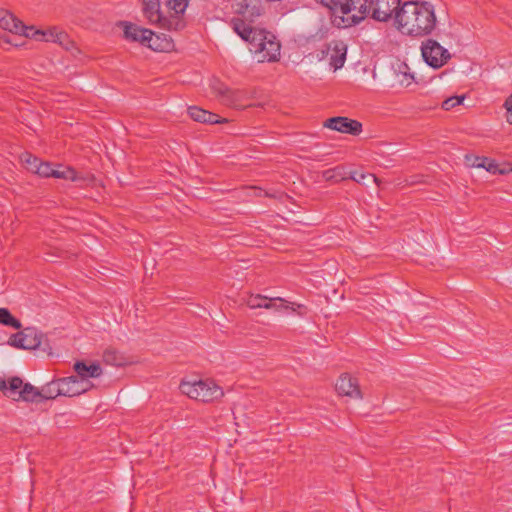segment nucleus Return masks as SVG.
<instances>
[{
	"label": "nucleus",
	"mask_w": 512,
	"mask_h": 512,
	"mask_svg": "<svg viewBox=\"0 0 512 512\" xmlns=\"http://www.w3.org/2000/svg\"><path fill=\"white\" fill-rule=\"evenodd\" d=\"M353 17L346 18L347 24L355 26L366 17L378 22H387L395 18L396 11L401 7V0H358Z\"/></svg>",
	"instance_id": "20e7f679"
},
{
	"label": "nucleus",
	"mask_w": 512,
	"mask_h": 512,
	"mask_svg": "<svg viewBox=\"0 0 512 512\" xmlns=\"http://www.w3.org/2000/svg\"><path fill=\"white\" fill-rule=\"evenodd\" d=\"M217 95L220 96L223 104L231 107L242 108L243 101L247 98V92L244 90H233L222 85L214 87Z\"/></svg>",
	"instance_id": "f8f14e48"
},
{
	"label": "nucleus",
	"mask_w": 512,
	"mask_h": 512,
	"mask_svg": "<svg viewBox=\"0 0 512 512\" xmlns=\"http://www.w3.org/2000/svg\"><path fill=\"white\" fill-rule=\"evenodd\" d=\"M63 396L74 397L87 392L93 387L91 382L79 380L78 376H69L59 379Z\"/></svg>",
	"instance_id": "9b49d317"
},
{
	"label": "nucleus",
	"mask_w": 512,
	"mask_h": 512,
	"mask_svg": "<svg viewBox=\"0 0 512 512\" xmlns=\"http://www.w3.org/2000/svg\"><path fill=\"white\" fill-rule=\"evenodd\" d=\"M298 314H299V315H303V314H304V312H302V311H298Z\"/></svg>",
	"instance_id": "58836bf2"
},
{
	"label": "nucleus",
	"mask_w": 512,
	"mask_h": 512,
	"mask_svg": "<svg viewBox=\"0 0 512 512\" xmlns=\"http://www.w3.org/2000/svg\"><path fill=\"white\" fill-rule=\"evenodd\" d=\"M103 362L107 365L121 367L130 363L129 359L115 348H106L102 355Z\"/></svg>",
	"instance_id": "412c9836"
},
{
	"label": "nucleus",
	"mask_w": 512,
	"mask_h": 512,
	"mask_svg": "<svg viewBox=\"0 0 512 512\" xmlns=\"http://www.w3.org/2000/svg\"><path fill=\"white\" fill-rule=\"evenodd\" d=\"M0 28L10 33L17 34L23 28V23L10 11L0 9Z\"/></svg>",
	"instance_id": "f3484780"
},
{
	"label": "nucleus",
	"mask_w": 512,
	"mask_h": 512,
	"mask_svg": "<svg viewBox=\"0 0 512 512\" xmlns=\"http://www.w3.org/2000/svg\"><path fill=\"white\" fill-rule=\"evenodd\" d=\"M504 107L506 108V120L512 124V94L506 99Z\"/></svg>",
	"instance_id": "c9c22d12"
},
{
	"label": "nucleus",
	"mask_w": 512,
	"mask_h": 512,
	"mask_svg": "<svg viewBox=\"0 0 512 512\" xmlns=\"http://www.w3.org/2000/svg\"><path fill=\"white\" fill-rule=\"evenodd\" d=\"M420 50L425 63L434 69L443 67L451 59L450 52L429 37L421 43Z\"/></svg>",
	"instance_id": "0eeeda50"
},
{
	"label": "nucleus",
	"mask_w": 512,
	"mask_h": 512,
	"mask_svg": "<svg viewBox=\"0 0 512 512\" xmlns=\"http://www.w3.org/2000/svg\"><path fill=\"white\" fill-rule=\"evenodd\" d=\"M44 335L42 332L33 327H27L22 331L13 334L9 339V344L16 348L32 350L38 348Z\"/></svg>",
	"instance_id": "6e6552de"
},
{
	"label": "nucleus",
	"mask_w": 512,
	"mask_h": 512,
	"mask_svg": "<svg viewBox=\"0 0 512 512\" xmlns=\"http://www.w3.org/2000/svg\"><path fill=\"white\" fill-rule=\"evenodd\" d=\"M323 177L325 180H335L338 181L343 179L342 175L337 172V169H329L323 172Z\"/></svg>",
	"instance_id": "f704fd0d"
},
{
	"label": "nucleus",
	"mask_w": 512,
	"mask_h": 512,
	"mask_svg": "<svg viewBox=\"0 0 512 512\" xmlns=\"http://www.w3.org/2000/svg\"><path fill=\"white\" fill-rule=\"evenodd\" d=\"M509 173H512V163L504 166L503 168H499V166L497 165V173L496 174L506 175Z\"/></svg>",
	"instance_id": "e433bc0d"
},
{
	"label": "nucleus",
	"mask_w": 512,
	"mask_h": 512,
	"mask_svg": "<svg viewBox=\"0 0 512 512\" xmlns=\"http://www.w3.org/2000/svg\"><path fill=\"white\" fill-rule=\"evenodd\" d=\"M324 127L350 135H359L362 132V124L347 117L337 116L327 119Z\"/></svg>",
	"instance_id": "9d476101"
},
{
	"label": "nucleus",
	"mask_w": 512,
	"mask_h": 512,
	"mask_svg": "<svg viewBox=\"0 0 512 512\" xmlns=\"http://www.w3.org/2000/svg\"><path fill=\"white\" fill-rule=\"evenodd\" d=\"M0 323L5 326L13 327L14 329H20L21 323L16 319L10 311L6 308H0Z\"/></svg>",
	"instance_id": "393cba45"
},
{
	"label": "nucleus",
	"mask_w": 512,
	"mask_h": 512,
	"mask_svg": "<svg viewBox=\"0 0 512 512\" xmlns=\"http://www.w3.org/2000/svg\"><path fill=\"white\" fill-rule=\"evenodd\" d=\"M53 169L54 168L49 163L41 162L39 160V164L36 165V168L33 171V173H36L42 177H51L53 174Z\"/></svg>",
	"instance_id": "c85d7f7f"
},
{
	"label": "nucleus",
	"mask_w": 512,
	"mask_h": 512,
	"mask_svg": "<svg viewBox=\"0 0 512 512\" xmlns=\"http://www.w3.org/2000/svg\"><path fill=\"white\" fill-rule=\"evenodd\" d=\"M60 30L58 27H49L45 30L40 29V32H36V35L39 36L38 41L55 43Z\"/></svg>",
	"instance_id": "bb28decb"
},
{
	"label": "nucleus",
	"mask_w": 512,
	"mask_h": 512,
	"mask_svg": "<svg viewBox=\"0 0 512 512\" xmlns=\"http://www.w3.org/2000/svg\"><path fill=\"white\" fill-rule=\"evenodd\" d=\"M170 14L165 16L161 11L160 0H141L143 17L148 24L167 31H181L186 22L183 17L188 7L189 0H165Z\"/></svg>",
	"instance_id": "7ed1b4c3"
},
{
	"label": "nucleus",
	"mask_w": 512,
	"mask_h": 512,
	"mask_svg": "<svg viewBox=\"0 0 512 512\" xmlns=\"http://www.w3.org/2000/svg\"><path fill=\"white\" fill-rule=\"evenodd\" d=\"M350 178L355 182L362 185H369L370 183H378V178L370 173H363L361 171H354L351 173Z\"/></svg>",
	"instance_id": "a878e982"
},
{
	"label": "nucleus",
	"mask_w": 512,
	"mask_h": 512,
	"mask_svg": "<svg viewBox=\"0 0 512 512\" xmlns=\"http://www.w3.org/2000/svg\"><path fill=\"white\" fill-rule=\"evenodd\" d=\"M58 396H63L59 379L47 383L45 386L42 387L40 391L38 390L37 400L40 398L47 400L55 399Z\"/></svg>",
	"instance_id": "5701e85b"
},
{
	"label": "nucleus",
	"mask_w": 512,
	"mask_h": 512,
	"mask_svg": "<svg viewBox=\"0 0 512 512\" xmlns=\"http://www.w3.org/2000/svg\"><path fill=\"white\" fill-rule=\"evenodd\" d=\"M264 309H275L277 311H280L282 309H291L293 311L306 309V307L302 304H296L293 302H288L283 298L277 297V298H265L264 302Z\"/></svg>",
	"instance_id": "4be33fe9"
},
{
	"label": "nucleus",
	"mask_w": 512,
	"mask_h": 512,
	"mask_svg": "<svg viewBox=\"0 0 512 512\" xmlns=\"http://www.w3.org/2000/svg\"><path fill=\"white\" fill-rule=\"evenodd\" d=\"M464 99V96H452L450 98H447L442 102V108L447 111L451 110L454 107L461 105Z\"/></svg>",
	"instance_id": "7c9ffc66"
},
{
	"label": "nucleus",
	"mask_w": 512,
	"mask_h": 512,
	"mask_svg": "<svg viewBox=\"0 0 512 512\" xmlns=\"http://www.w3.org/2000/svg\"><path fill=\"white\" fill-rule=\"evenodd\" d=\"M395 27L401 34L412 38L434 35L438 27L435 6L429 1H405L396 11Z\"/></svg>",
	"instance_id": "f257e3e1"
},
{
	"label": "nucleus",
	"mask_w": 512,
	"mask_h": 512,
	"mask_svg": "<svg viewBox=\"0 0 512 512\" xmlns=\"http://www.w3.org/2000/svg\"><path fill=\"white\" fill-rule=\"evenodd\" d=\"M144 45H146L147 47H149L150 49H152L154 51H159V52L170 51L174 46L173 41L169 36H167L166 34H163V33L156 34L152 30H151V35L147 36V40Z\"/></svg>",
	"instance_id": "2eb2a0df"
},
{
	"label": "nucleus",
	"mask_w": 512,
	"mask_h": 512,
	"mask_svg": "<svg viewBox=\"0 0 512 512\" xmlns=\"http://www.w3.org/2000/svg\"><path fill=\"white\" fill-rule=\"evenodd\" d=\"M51 177L76 181V172L69 167H58L53 169Z\"/></svg>",
	"instance_id": "cd10ccee"
},
{
	"label": "nucleus",
	"mask_w": 512,
	"mask_h": 512,
	"mask_svg": "<svg viewBox=\"0 0 512 512\" xmlns=\"http://www.w3.org/2000/svg\"><path fill=\"white\" fill-rule=\"evenodd\" d=\"M398 77H399L400 85L405 86V87H408L409 85H411L414 82L413 74H411L410 72H407V71H403V72L401 71L398 74Z\"/></svg>",
	"instance_id": "72a5a7b5"
},
{
	"label": "nucleus",
	"mask_w": 512,
	"mask_h": 512,
	"mask_svg": "<svg viewBox=\"0 0 512 512\" xmlns=\"http://www.w3.org/2000/svg\"><path fill=\"white\" fill-rule=\"evenodd\" d=\"M266 296L262 295H251L246 303L251 309L263 308Z\"/></svg>",
	"instance_id": "2f4dec72"
},
{
	"label": "nucleus",
	"mask_w": 512,
	"mask_h": 512,
	"mask_svg": "<svg viewBox=\"0 0 512 512\" xmlns=\"http://www.w3.org/2000/svg\"><path fill=\"white\" fill-rule=\"evenodd\" d=\"M188 114L194 121L201 123L215 124L226 121L225 119L221 120L217 114L211 113L196 106L189 107Z\"/></svg>",
	"instance_id": "6ab92c4d"
},
{
	"label": "nucleus",
	"mask_w": 512,
	"mask_h": 512,
	"mask_svg": "<svg viewBox=\"0 0 512 512\" xmlns=\"http://www.w3.org/2000/svg\"><path fill=\"white\" fill-rule=\"evenodd\" d=\"M36 32H40V29H35L33 26H26L23 24V28L16 35H22L38 41L39 36L36 35Z\"/></svg>",
	"instance_id": "473e14b6"
},
{
	"label": "nucleus",
	"mask_w": 512,
	"mask_h": 512,
	"mask_svg": "<svg viewBox=\"0 0 512 512\" xmlns=\"http://www.w3.org/2000/svg\"><path fill=\"white\" fill-rule=\"evenodd\" d=\"M336 390L340 395L348 396L355 399H361L362 393L356 378L348 374L339 377L336 383Z\"/></svg>",
	"instance_id": "4468645a"
},
{
	"label": "nucleus",
	"mask_w": 512,
	"mask_h": 512,
	"mask_svg": "<svg viewBox=\"0 0 512 512\" xmlns=\"http://www.w3.org/2000/svg\"><path fill=\"white\" fill-rule=\"evenodd\" d=\"M74 370L77 373L79 380H85L91 382L89 378H97L102 374V368L98 363H91L87 365L83 361H77L74 364Z\"/></svg>",
	"instance_id": "dca6fc26"
},
{
	"label": "nucleus",
	"mask_w": 512,
	"mask_h": 512,
	"mask_svg": "<svg viewBox=\"0 0 512 512\" xmlns=\"http://www.w3.org/2000/svg\"><path fill=\"white\" fill-rule=\"evenodd\" d=\"M327 54L330 65L335 70L340 69L346 60L347 46L343 41L333 40L327 46Z\"/></svg>",
	"instance_id": "ddd939ff"
},
{
	"label": "nucleus",
	"mask_w": 512,
	"mask_h": 512,
	"mask_svg": "<svg viewBox=\"0 0 512 512\" xmlns=\"http://www.w3.org/2000/svg\"><path fill=\"white\" fill-rule=\"evenodd\" d=\"M0 43L12 44L9 37L0 33Z\"/></svg>",
	"instance_id": "4c0bfd02"
},
{
	"label": "nucleus",
	"mask_w": 512,
	"mask_h": 512,
	"mask_svg": "<svg viewBox=\"0 0 512 512\" xmlns=\"http://www.w3.org/2000/svg\"><path fill=\"white\" fill-rule=\"evenodd\" d=\"M55 43H58L61 47L67 51H70L72 54L79 52V49L75 46L74 41L70 39L68 34L63 30H60Z\"/></svg>",
	"instance_id": "b1692460"
},
{
	"label": "nucleus",
	"mask_w": 512,
	"mask_h": 512,
	"mask_svg": "<svg viewBox=\"0 0 512 512\" xmlns=\"http://www.w3.org/2000/svg\"><path fill=\"white\" fill-rule=\"evenodd\" d=\"M180 390L191 399L213 402L224 396L223 389L213 380L182 381Z\"/></svg>",
	"instance_id": "39448f33"
},
{
	"label": "nucleus",
	"mask_w": 512,
	"mask_h": 512,
	"mask_svg": "<svg viewBox=\"0 0 512 512\" xmlns=\"http://www.w3.org/2000/svg\"><path fill=\"white\" fill-rule=\"evenodd\" d=\"M0 391L15 401H37L38 389L29 383H23L19 377H12L9 381L0 378Z\"/></svg>",
	"instance_id": "423d86ee"
},
{
	"label": "nucleus",
	"mask_w": 512,
	"mask_h": 512,
	"mask_svg": "<svg viewBox=\"0 0 512 512\" xmlns=\"http://www.w3.org/2000/svg\"><path fill=\"white\" fill-rule=\"evenodd\" d=\"M150 35V29L143 28L132 23H125L124 25V36L126 39L131 41L140 42L144 45L146 43L147 36Z\"/></svg>",
	"instance_id": "a211bd4d"
},
{
	"label": "nucleus",
	"mask_w": 512,
	"mask_h": 512,
	"mask_svg": "<svg viewBox=\"0 0 512 512\" xmlns=\"http://www.w3.org/2000/svg\"><path fill=\"white\" fill-rule=\"evenodd\" d=\"M465 162L469 167L484 168L490 173H497V163L493 159L476 155H466Z\"/></svg>",
	"instance_id": "aec40b11"
},
{
	"label": "nucleus",
	"mask_w": 512,
	"mask_h": 512,
	"mask_svg": "<svg viewBox=\"0 0 512 512\" xmlns=\"http://www.w3.org/2000/svg\"><path fill=\"white\" fill-rule=\"evenodd\" d=\"M232 28L249 44V50L258 62H274L280 56V43L275 36L265 30L256 29L239 19H232Z\"/></svg>",
	"instance_id": "f03ea898"
},
{
	"label": "nucleus",
	"mask_w": 512,
	"mask_h": 512,
	"mask_svg": "<svg viewBox=\"0 0 512 512\" xmlns=\"http://www.w3.org/2000/svg\"><path fill=\"white\" fill-rule=\"evenodd\" d=\"M235 13L241 15L243 19L238 18L246 23L253 22L263 12V0H234Z\"/></svg>",
	"instance_id": "1a4fd4ad"
},
{
	"label": "nucleus",
	"mask_w": 512,
	"mask_h": 512,
	"mask_svg": "<svg viewBox=\"0 0 512 512\" xmlns=\"http://www.w3.org/2000/svg\"><path fill=\"white\" fill-rule=\"evenodd\" d=\"M20 159L25 167L31 172H33L36 168V165L39 164V159L30 153H23Z\"/></svg>",
	"instance_id": "c756f323"
}]
</instances>
